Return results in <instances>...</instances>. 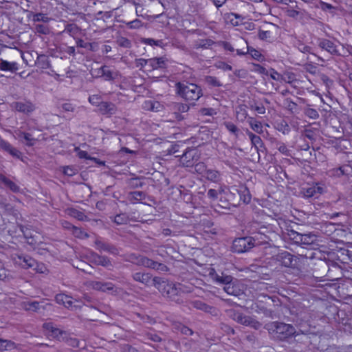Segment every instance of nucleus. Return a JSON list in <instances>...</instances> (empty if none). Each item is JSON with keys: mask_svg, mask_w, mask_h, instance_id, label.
Masks as SVG:
<instances>
[{"mask_svg": "<svg viewBox=\"0 0 352 352\" xmlns=\"http://www.w3.org/2000/svg\"><path fill=\"white\" fill-rule=\"evenodd\" d=\"M250 109L259 114H264L265 113V107L261 103L257 104L255 102L250 105Z\"/></svg>", "mask_w": 352, "mask_h": 352, "instance_id": "nucleus-52", "label": "nucleus"}, {"mask_svg": "<svg viewBox=\"0 0 352 352\" xmlns=\"http://www.w3.org/2000/svg\"><path fill=\"white\" fill-rule=\"evenodd\" d=\"M248 122L253 131L258 133H263V126L261 122L255 120L253 118H250Z\"/></svg>", "mask_w": 352, "mask_h": 352, "instance_id": "nucleus-35", "label": "nucleus"}, {"mask_svg": "<svg viewBox=\"0 0 352 352\" xmlns=\"http://www.w3.org/2000/svg\"><path fill=\"white\" fill-rule=\"evenodd\" d=\"M254 246V239L252 237H241L234 240L232 251L237 253H243L249 251Z\"/></svg>", "mask_w": 352, "mask_h": 352, "instance_id": "nucleus-5", "label": "nucleus"}, {"mask_svg": "<svg viewBox=\"0 0 352 352\" xmlns=\"http://www.w3.org/2000/svg\"><path fill=\"white\" fill-rule=\"evenodd\" d=\"M265 327L274 339L280 341L287 340L292 337L296 338L300 335L306 336L309 332L308 329H302L301 326L296 331L293 325L280 322H270Z\"/></svg>", "mask_w": 352, "mask_h": 352, "instance_id": "nucleus-1", "label": "nucleus"}, {"mask_svg": "<svg viewBox=\"0 0 352 352\" xmlns=\"http://www.w3.org/2000/svg\"><path fill=\"white\" fill-rule=\"evenodd\" d=\"M6 152L8 153L12 157L19 159L21 157V153L12 146H11L10 148H9Z\"/></svg>", "mask_w": 352, "mask_h": 352, "instance_id": "nucleus-61", "label": "nucleus"}, {"mask_svg": "<svg viewBox=\"0 0 352 352\" xmlns=\"http://www.w3.org/2000/svg\"><path fill=\"white\" fill-rule=\"evenodd\" d=\"M144 256L136 254H130L127 258H126V261L131 262L135 265L141 266L142 262L143 261Z\"/></svg>", "mask_w": 352, "mask_h": 352, "instance_id": "nucleus-36", "label": "nucleus"}, {"mask_svg": "<svg viewBox=\"0 0 352 352\" xmlns=\"http://www.w3.org/2000/svg\"><path fill=\"white\" fill-rule=\"evenodd\" d=\"M316 241V236L312 234H302V243L300 245H312Z\"/></svg>", "mask_w": 352, "mask_h": 352, "instance_id": "nucleus-38", "label": "nucleus"}, {"mask_svg": "<svg viewBox=\"0 0 352 352\" xmlns=\"http://www.w3.org/2000/svg\"><path fill=\"white\" fill-rule=\"evenodd\" d=\"M153 285L161 292L166 287L168 283L160 277L155 276L153 278Z\"/></svg>", "mask_w": 352, "mask_h": 352, "instance_id": "nucleus-39", "label": "nucleus"}, {"mask_svg": "<svg viewBox=\"0 0 352 352\" xmlns=\"http://www.w3.org/2000/svg\"><path fill=\"white\" fill-rule=\"evenodd\" d=\"M12 107L17 111L23 113H32L35 109L34 104L29 100L13 102Z\"/></svg>", "mask_w": 352, "mask_h": 352, "instance_id": "nucleus-11", "label": "nucleus"}, {"mask_svg": "<svg viewBox=\"0 0 352 352\" xmlns=\"http://www.w3.org/2000/svg\"><path fill=\"white\" fill-rule=\"evenodd\" d=\"M92 256V262L97 265H101L104 267L109 270H111L113 268V264L111 261L107 256L99 255L96 253L93 252L91 254Z\"/></svg>", "mask_w": 352, "mask_h": 352, "instance_id": "nucleus-12", "label": "nucleus"}, {"mask_svg": "<svg viewBox=\"0 0 352 352\" xmlns=\"http://www.w3.org/2000/svg\"><path fill=\"white\" fill-rule=\"evenodd\" d=\"M43 328L50 332V336L60 342H63L67 332L56 327L52 322H46L43 324Z\"/></svg>", "mask_w": 352, "mask_h": 352, "instance_id": "nucleus-6", "label": "nucleus"}, {"mask_svg": "<svg viewBox=\"0 0 352 352\" xmlns=\"http://www.w3.org/2000/svg\"><path fill=\"white\" fill-rule=\"evenodd\" d=\"M132 277L135 281L145 285H148L151 280V275L149 273L136 272L132 275Z\"/></svg>", "mask_w": 352, "mask_h": 352, "instance_id": "nucleus-25", "label": "nucleus"}, {"mask_svg": "<svg viewBox=\"0 0 352 352\" xmlns=\"http://www.w3.org/2000/svg\"><path fill=\"white\" fill-rule=\"evenodd\" d=\"M247 134L251 140L252 145L254 146L256 151L258 152L259 150L263 147V142L261 138L249 131H247Z\"/></svg>", "mask_w": 352, "mask_h": 352, "instance_id": "nucleus-31", "label": "nucleus"}, {"mask_svg": "<svg viewBox=\"0 0 352 352\" xmlns=\"http://www.w3.org/2000/svg\"><path fill=\"white\" fill-rule=\"evenodd\" d=\"M277 260L285 267H291L293 263V256L288 252H283L277 255Z\"/></svg>", "mask_w": 352, "mask_h": 352, "instance_id": "nucleus-23", "label": "nucleus"}, {"mask_svg": "<svg viewBox=\"0 0 352 352\" xmlns=\"http://www.w3.org/2000/svg\"><path fill=\"white\" fill-rule=\"evenodd\" d=\"M90 286L96 290L101 291L103 292L118 293V288L110 282H101V281H92L90 283Z\"/></svg>", "mask_w": 352, "mask_h": 352, "instance_id": "nucleus-8", "label": "nucleus"}, {"mask_svg": "<svg viewBox=\"0 0 352 352\" xmlns=\"http://www.w3.org/2000/svg\"><path fill=\"white\" fill-rule=\"evenodd\" d=\"M241 324L250 327L254 329H258L261 327L262 324L250 316L244 315Z\"/></svg>", "mask_w": 352, "mask_h": 352, "instance_id": "nucleus-27", "label": "nucleus"}, {"mask_svg": "<svg viewBox=\"0 0 352 352\" xmlns=\"http://www.w3.org/2000/svg\"><path fill=\"white\" fill-rule=\"evenodd\" d=\"M118 43L120 46L126 48L131 47V41L128 38L124 37H122L118 40Z\"/></svg>", "mask_w": 352, "mask_h": 352, "instance_id": "nucleus-64", "label": "nucleus"}, {"mask_svg": "<svg viewBox=\"0 0 352 352\" xmlns=\"http://www.w3.org/2000/svg\"><path fill=\"white\" fill-rule=\"evenodd\" d=\"M192 304L193 307H195L197 309L204 311L206 313L216 314L217 309L214 307L208 305L201 300L193 301Z\"/></svg>", "mask_w": 352, "mask_h": 352, "instance_id": "nucleus-21", "label": "nucleus"}, {"mask_svg": "<svg viewBox=\"0 0 352 352\" xmlns=\"http://www.w3.org/2000/svg\"><path fill=\"white\" fill-rule=\"evenodd\" d=\"M94 243L96 249L99 251L107 252L114 256H117L120 253L119 249L116 245L109 243L104 242L100 239H96Z\"/></svg>", "mask_w": 352, "mask_h": 352, "instance_id": "nucleus-7", "label": "nucleus"}, {"mask_svg": "<svg viewBox=\"0 0 352 352\" xmlns=\"http://www.w3.org/2000/svg\"><path fill=\"white\" fill-rule=\"evenodd\" d=\"M241 324L250 327L254 329H258L261 327L262 324L250 316L244 315Z\"/></svg>", "mask_w": 352, "mask_h": 352, "instance_id": "nucleus-26", "label": "nucleus"}, {"mask_svg": "<svg viewBox=\"0 0 352 352\" xmlns=\"http://www.w3.org/2000/svg\"><path fill=\"white\" fill-rule=\"evenodd\" d=\"M226 128L232 134H234L236 137L239 135V129L238 127L230 122H227L224 123Z\"/></svg>", "mask_w": 352, "mask_h": 352, "instance_id": "nucleus-49", "label": "nucleus"}, {"mask_svg": "<svg viewBox=\"0 0 352 352\" xmlns=\"http://www.w3.org/2000/svg\"><path fill=\"white\" fill-rule=\"evenodd\" d=\"M18 69V64L16 62H9L0 59V70L15 73Z\"/></svg>", "mask_w": 352, "mask_h": 352, "instance_id": "nucleus-22", "label": "nucleus"}, {"mask_svg": "<svg viewBox=\"0 0 352 352\" xmlns=\"http://www.w3.org/2000/svg\"><path fill=\"white\" fill-rule=\"evenodd\" d=\"M6 152L8 153L12 157L19 159L21 157V153L12 146H11L10 148H9Z\"/></svg>", "mask_w": 352, "mask_h": 352, "instance_id": "nucleus-62", "label": "nucleus"}, {"mask_svg": "<svg viewBox=\"0 0 352 352\" xmlns=\"http://www.w3.org/2000/svg\"><path fill=\"white\" fill-rule=\"evenodd\" d=\"M142 22L139 19H135L132 21L126 23V26L131 29H138L142 26Z\"/></svg>", "mask_w": 352, "mask_h": 352, "instance_id": "nucleus-55", "label": "nucleus"}, {"mask_svg": "<svg viewBox=\"0 0 352 352\" xmlns=\"http://www.w3.org/2000/svg\"><path fill=\"white\" fill-rule=\"evenodd\" d=\"M19 136L23 137L25 140L26 144L28 146L34 145L35 139L32 137V135L30 133H25V132H21L19 134Z\"/></svg>", "mask_w": 352, "mask_h": 352, "instance_id": "nucleus-51", "label": "nucleus"}, {"mask_svg": "<svg viewBox=\"0 0 352 352\" xmlns=\"http://www.w3.org/2000/svg\"><path fill=\"white\" fill-rule=\"evenodd\" d=\"M168 107L175 115V118L178 120L183 119L184 117L181 114L182 113L188 112L190 109V106L188 104L182 102H171L169 104Z\"/></svg>", "mask_w": 352, "mask_h": 352, "instance_id": "nucleus-10", "label": "nucleus"}, {"mask_svg": "<svg viewBox=\"0 0 352 352\" xmlns=\"http://www.w3.org/2000/svg\"><path fill=\"white\" fill-rule=\"evenodd\" d=\"M98 76L104 77L106 80H111L115 79L116 74L104 65L96 70Z\"/></svg>", "mask_w": 352, "mask_h": 352, "instance_id": "nucleus-18", "label": "nucleus"}, {"mask_svg": "<svg viewBox=\"0 0 352 352\" xmlns=\"http://www.w3.org/2000/svg\"><path fill=\"white\" fill-rule=\"evenodd\" d=\"M21 306L23 309L29 311L34 312H41V309L44 310L45 307L40 305V302L38 301H31V302H23L21 304Z\"/></svg>", "mask_w": 352, "mask_h": 352, "instance_id": "nucleus-20", "label": "nucleus"}, {"mask_svg": "<svg viewBox=\"0 0 352 352\" xmlns=\"http://www.w3.org/2000/svg\"><path fill=\"white\" fill-rule=\"evenodd\" d=\"M274 302L273 298L267 295H261L252 305L251 309L256 314H262L266 317L274 318L276 316Z\"/></svg>", "mask_w": 352, "mask_h": 352, "instance_id": "nucleus-2", "label": "nucleus"}, {"mask_svg": "<svg viewBox=\"0 0 352 352\" xmlns=\"http://www.w3.org/2000/svg\"><path fill=\"white\" fill-rule=\"evenodd\" d=\"M181 285H178V287L173 284H170L168 283L166 287L162 290V293L163 295L166 296L168 298H173L175 296H177L178 294V290H181L180 287Z\"/></svg>", "mask_w": 352, "mask_h": 352, "instance_id": "nucleus-24", "label": "nucleus"}, {"mask_svg": "<svg viewBox=\"0 0 352 352\" xmlns=\"http://www.w3.org/2000/svg\"><path fill=\"white\" fill-rule=\"evenodd\" d=\"M305 115L311 118V119H317L319 117V114L318 111L312 108H307L305 110Z\"/></svg>", "mask_w": 352, "mask_h": 352, "instance_id": "nucleus-53", "label": "nucleus"}, {"mask_svg": "<svg viewBox=\"0 0 352 352\" xmlns=\"http://www.w3.org/2000/svg\"><path fill=\"white\" fill-rule=\"evenodd\" d=\"M270 77L275 80L278 81H282V79H283V76L278 74L274 69H270L269 72V74Z\"/></svg>", "mask_w": 352, "mask_h": 352, "instance_id": "nucleus-58", "label": "nucleus"}, {"mask_svg": "<svg viewBox=\"0 0 352 352\" xmlns=\"http://www.w3.org/2000/svg\"><path fill=\"white\" fill-rule=\"evenodd\" d=\"M323 192V188L318 186V184H313L310 186L302 188L300 194L305 198H311L321 195Z\"/></svg>", "mask_w": 352, "mask_h": 352, "instance_id": "nucleus-9", "label": "nucleus"}, {"mask_svg": "<svg viewBox=\"0 0 352 352\" xmlns=\"http://www.w3.org/2000/svg\"><path fill=\"white\" fill-rule=\"evenodd\" d=\"M177 93L188 101H196L202 96V89L194 83L179 82L175 84Z\"/></svg>", "mask_w": 352, "mask_h": 352, "instance_id": "nucleus-3", "label": "nucleus"}, {"mask_svg": "<svg viewBox=\"0 0 352 352\" xmlns=\"http://www.w3.org/2000/svg\"><path fill=\"white\" fill-rule=\"evenodd\" d=\"M287 236L289 239L296 244L300 245V243H302V234L291 230L288 231Z\"/></svg>", "mask_w": 352, "mask_h": 352, "instance_id": "nucleus-34", "label": "nucleus"}, {"mask_svg": "<svg viewBox=\"0 0 352 352\" xmlns=\"http://www.w3.org/2000/svg\"><path fill=\"white\" fill-rule=\"evenodd\" d=\"M145 108H147L148 109L153 111H160L161 104L159 102H153V101H147L145 102Z\"/></svg>", "mask_w": 352, "mask_h": 352, "instance_id": "nucleus-44", "label": "nucleus"}, {"mask_svg": "<svg viewBox=\"0 0 352 352\" xmlns=\"http://www.w3.org/2000/svg\"><path fill=\"white\" fill-rule=\"evenodd\" d=\"M129 218L128 215L125 213H122L116 215L114 217L113 221L118 225H123L126 224L129 222Z\"/></svg>", "mask_w": 352, "mask_h": 352, "instance_id": "nucleus-41", "label": "nucleus"}, {"mask_svg": "<svg viewBox=\"0 0 352 352\" xmlns=\"http://www.w3.org/2000/svg\"><path fill=\"white\" fill-rule=\"evenodd\" d=\"M200 153L195 148H188L180 157V163L184 167H193L199 161Z\"/></svg>", "mask_w": 352, "mask_h": 352, "instance_id": "nucleus-4", "label": "nucleus"}, {"mask_svg": "<svg viewBox=\"0 0 352 352\" xmlns=\"http://www.w3.org/2000/svg\"><path fill=\"white\" fill-rule=\"evenodd\" d=\"M141 43L148 45H156L159 47H163V41L162 40H154L153 38H142L141 39Z\"/></svg>", "mask_w": 352, "mask_h": 352, "instance_id": "nucleus-42", "label": "nucleus"}, {"mask_svg": "<svg viewBox=\"0 0 352 352\" xmlns=\"http://www.w3.org/2000/svg\"><path fill=\"white\" fill-rule=\"evenodd\" d=\"M57 303L64 305L67 308H72L73 302L72 297L63 294H57L55 297Z\"/></svg>", "mask_w": 352, "mask_h": 352, "instance_id": "nucleus-29", "label": "nucleus"}, {"mask_svg": "<svg viewBox=\"0 0 352 352\" xmlns=\"http://www.w3.org/2000/svg\"><path fill=\"white\" fill-rule=\"evenodd\" d=\"M72 234L77 238L85 239L88 238L89 235L87 232L82 230L81 228L72 226Z\"/></svg>", "mask_w": 352, "mask_h": 352, "instance_id": "nucleus-43", "label": "nucleus"}, {"mask_svg": "<svg viewBox=\"0 0 352 352\" xmlns=\"http://www.w3.org/2000/svg\"><path fill=\"white\" fill-rule=\"evenodd\" d=\"M338 261L342 263L352 262V251L344 248H340L336 253Z\"/></svg>", "mask_w": 352, "mask_h": 352, "instance_id": "nucleus-17", "label": "nucleus"}, {"mask_svg": "<svg viewBox=\"0 0 352 352\" xmlns=\"http://www.w3.org/2000/svg\"><path fill=\"white\" fill-rule=\"evenodd\" d=\"M0 182L5 186V187L9 188L13 192H17L20 190L18 185L2 174H0Z\"/></svg>", "mask_w": 352, "mask_h": 352, "instance_id": "nucleus-28", "label": "nucleus"}, {"mask_svg": "<svg viewBox=\"0 0 352 352\" xmlns=\"http://www.w3.org/2000/svg\"><path fill=\"white\" fill-rule=\"evenodd\" d=\"M223 189L221 188H219V190H217L214 189H210L208 191V196L209 198L212 199H217L218 197V195L221 194L223 192Z\"/></svg>", "mask_w": 352, "mask_h": 352, "instance_id": "nucleus-57", "label": "nucleus"}, {"mask_svg": "<svg viewBox=\"0 0 352 352\" xmlns=\"http://www.w3.org/2000/svg\"><path fill=\"white\" fill-rule=\"evenodd\" d=\"M32 20L34 22L42 21V22L47 23L50 20V19L45 14L36 13V14H33Z\"/></svg>", "mask_w": 352, "mask_h": 352, "instance_id": "nucleus-48", "label": "nucleus"}, {"mask_svg": "<svg viewBox=\"0 0 352 352\" xmlns=\"http://www.w3.org/2000/svg\"><path fill=\"white\" fill-rule=\"evenodd\" d=\"M244 314L239 311H234L232 318V319L238 323H241L242 320L243 319Z\"/></svg>", "mask_w": 352, "mask_h": 352, "instance_id": "nucleus-63", "label": "nucleus"}, {"mask_svg": "<svg viewBox=\"0 0 352 352\" xmlns=\"http://www.w3.org/2000/svg\"><path fill=\"white\" fill-rule=\"evenodd\" d=\"M318 46L332 55H338L339 54L336 45L330 40L325 38L320 39Z\"/></svg>", "mask_w": 352, "mask_h": 352, "instance_id": "nucleus-15", "label": "nucleus"}, {"mask_svg": "<svg viewBox=\"0 0 352 352\" xmlns=\"http://www.w3.org/2000/svg\"><path fill=\"white\" fill-rule=\"evenodd\" d=\"M238 194L240 196L241 200H242L244 203H249L251 200V195L249 192V190L245 187H242L239 190H236Z\"/></svg>", "mask_w": 352, "mask_h": 352, "instance_id": "nucleus-33", "label": "nucleus"}, {"mask_svg": "<svg viewBox=\"0 0 352 352\" xmlns=\"http://www.w3.org/2000/svg\"><path fill=\"white\" fill-rule=\"evenodd\" d=\"M89 101L92 104L97 106L98 107H99L100 104L102 102V101H101L100 96L98 95H93V96H89Z\"/></svg>", "mask_w": 352, "mask_h": 352, "instance_id": "nucleus-59", "label": "nucleus"}, {"mask_svg": "<svg viewBox=\"0 0 352 352\" xmlns=\"http://www.w3.org/2000/svg\"><path fill=\"white\" fill-rule=\"evenodd\" d=\"M224 291L230 295L238 296L241 294V289L231 283H228L223 287Z\"/></svg>", "mask_w": 352, "mask_h": 352, "instance_id": "nucleus-37", "label": "nucleus"}, {"mask_svg": "<svg viewBox=\"0 0 352 352\" xmlns=\"http://www.w3.org/2000/svg\"><path fill=\"white\" fill-rule=\"evenodd\" d=\"M247 52H248L253 58L258 60H259L261 59V58L262 57V55L259 51H258L254 48H252V47H248Z\"/></svg>", "mask_w": 352, "mask_h": 352, "instance_id": "nucleus-56", "label": "nucleus"}, {"mask_svg": "<svg viewBox=\"0 0 352 352\" xmlns=\"http://www.w3.org/2000/svg\"><path fill=\"white\" fill-rule=\"evenodd\" d=\"M214 42L210 39L200 40L195 44V48H207L212 45Z\"/></svg>", "mask_w": 352, "mask_h": 352, "instance_id": "nucleus-46", "label": "nucleus"}, {"mask_svg": "<svg viewBox=\"0 0 352 352\" xmlns=\"http://www.w3.org/2000/svg\"><path fill=\"white\" fill-rule=\"evenodd\" d=\"M34 29L36 32L43 34H47L50 32L48 27L43 24H36Z\"/></svg>", "mask_w": 352, "mask_h": 352, "instance_id": "nucleus-54", "label": "nucleus"}, {"mask_svg": "<svg viewBox=\"0 0 352 352\" xmlns=\"http://www.w3.org/2000/svg\"><path fill=\"white\" fill-rule=\"evenodd\" d=\"M98 109L102 115L109 116L113 115L117 112L116 106L112 102H102L100 103Z\"/></svg>", "mask_w": 352, "mask_h": 352, "instance_id": "nucleus-16", "label": "nucleus"}, {"mask_svg": "<svg viewBox=\"0 0 352 352\" xmlns=\"http://www.w3.org/2000/svg\"><path fill=\"white\" fill-rule=\"evenodd\" d=\"M36 60H35L34 64L41 69H48L50 67V63L49 58L47 56L44 54L38 55L36 53Z\"/></svg>", "mask_w": 352, "mask_h": 352, "instance_id": "nucleus-30", "label": "nucleus"}, {"mask_svg": "<svg viewBox=\"0 0 352 352\" xmlns=\"http://www.w3.org/2000/svg\"><path fill=\"white\" fill-rule=\"evenodd\" d=\"M204 177L208 179L212 182H219L221 180V173L213 169H208Z\"/></svg>", "mask_w": 352, "mask_h": 352, "instance_id": "nucleus-32", "label": "nucleus"}, {"mask_svg": "<svg viewBox=\"0 0 352 352\" xmlns=\"http://www.w3.org/2000/svg\"><path fill=\"white\" fill-rule=\"evenodd\" d=\"M193 166L197 173L204 177L208 168L204 162H196Z\"/></svg>", "mask_w": 352, "mask_h": 352, "instance_id": "nucleus-40", "label": "nucleus"}, {"mask_svg": "<svg viewBox=\"0 0 352 352\" xmlns=\"http://www.w3.org/2000/svg\"><path fill=\"white\" fill-rule=\"evenodd\" d=\"M351 169V166L349 164L343 165L340 166L338 169L340 173H338V175H349L350 174V170Z\"/></svg>", "mask_w": 352, "mask_h": 352, "instance_id": "nucleus-60", "label": "nucleus"}, {"mask_svg": "<svg viewBox=\"0 0 352 352\" xmlns=\"http://www.w3.org/2000/svg\"><path fill=\"white\" fill-rule=\"evenodd\" d=\"M14 259L16 263L25 269L34 267L36 263V261L28 255L16 254Z\"/></svg>", "mask_w": 352, "mask_h": 352, "instance_id": "nucleus-13", "label": "nucleus"}, {"mask_svg": "<svg viewBox=\"0 0 352 352\" xmlns=\"http://www.w3.org/2000/svg\"><path fill=\"white\" fill-rule=\"evenodd\" d=\"M206 82L213 87L221 86V82L218 80L216 77L208 76L205 78Z\"/></svg>", "mask_w": 352, "mask_h": 352, "instance_id": "nucleus-45", "label": "nucleus"}, {"mask_svg": "<svg viewBox=\"0 0 352 352\" xmlns=\"http://www.w3.org/2000/svg\"><path fill=\"white\" fill-rule=\"evenodd\" d=\"M148 62L149 70L164 68L166 67V59L164 57L150 58L148 59Z\"/></svg>", "mask_w": 352, "mask_h": 352, "instance_id": "nucleus-19", "label": "nucleus"}, {"mask_svg": "<svg viewBox=\"0 0 352 352\" xmlns=\"http://www.w3.org/2000/svg\"><path fill=\"white\" fill-rule=\"evenodd\" d=\"M209 275L216 283L225 285H228V283H231L233 279L232 276L226 275L223 273H221V275L218 274L214 269L210 272Z\"/></svg>", "mask_w": 352, "mask_h": 352, "instance_id": "nucleus-14", "label": "nucleus"}, {"mask_svg": "<svg viewBox=\"0 0 352 352\" xmlns=\"http://www.w3.org/2000/svg\"><path fill=\"white\" fill-rule=\"evenodd\" d=\"M151 269L155 270L158 272H162L168 271V267L166 265H164L162 263L155 261H154V263H153V265Z\"/></svg>", "mask_w": 352, "mask_h": 352, "instance_id": "nucleus-50", "label": "nucleus"}, {"mask_svg": "<svg viewBox=\"0 0 352 352\" xmlns=\"http://www.w3.org/2000/svg\"><path fill=\"white\" fill-rule=\"evenodd\" d=\"M63 342H66L68 346L77 348L79 347V341L76 338H70L69 337L68 333H67V336L65 338V340Z\"/></svg>", "mask_w": 352, "mask_h": 352, "instance_id": "nucleus-47", "label": "nucleus"}]
</instances>
